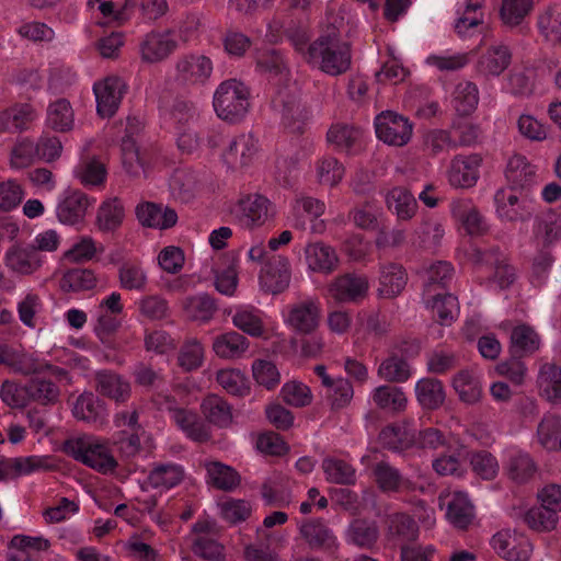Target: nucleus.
<instances>
[{"instance_id": "f257e3e1", "label": "nucleus", "mask_w": 561, "mask_h": 561, "mask_svg": "<svg viewBox=\"0 0 561 561\" xmlns=\"http://www.w3.org/2000/svg\"><path fill=\"white\" fill-rule=\"evenodd\" d=\"M307 62L328 76H341L352 64L351 45L341 38L335 28L328 30L309 45Z\"/></svg>"}, {"instance_id": "f03ea898", "label": "nucleus", "mask_w": 561, "mask_h": 561, "mask_svg": "<svg viewBox=\"0 0 561 561\" xmlns=\"http://www.w3.org/2000/svg\"><path fill=\"white\" fill-rule=\"evenodd\" d=\"M278 248H250L248 255L253 262L261 264L259 282L262 290L277 295L285 291L290 283L288 259L277 253Z\"/></svg>"}, {"instance_id": "7ed1b4c3", "label": "nucleus", "mask_w": 561, "mask_h": 561, "mask_svg": "<svg viewBox=\"0 0 561 561\" xmlns=\"http://www.w3.org/2000/svg\"><path fill=\"white\" fill-rule=\"evenodd\" d=\"M213 106L221 121L230 124L240 123L250 107L249 87L237 79L222 81L214 92Z\"/></svg>"}, {"instance_id": "20e7f679", "label": "nucleus", "mask_w": 561, "mask_h": 561, "mask_svg": "<svg viewBox=\"0 0 561 561\" xmlns=\"http://www.w3.org/2000/svg\"><path fill=\"white\" fill-rule=\"evenodd\" d=\"M62 450L75 460L101 472L112 471L117 466L108 448L94 436L69 438L65 440Z\"/></svg>"}, {"instance_id": "39448f33", "label": "nucleus", "mask_w": 561, "mask_h": 561, "mask_svg": "<svg viewBox=\"0 0 561 561\" xmlns=\"http://www.w3.org/2000/svg\"><path fill=\"white\" fill-rule=\"evenodd\" d=\"M140 130V121L136 117H128L121 146L122 163L129 175L147 178L154 168L156 157L152 152L140 151L136 139Z\"/></svg>"}, {"instance_id": "423d86ee", "label": "nucleus", "mask_w": 561, "mask_h": 561, "mask_svg": "<svg viewBox=\"0 0 561 561\" xmlns=\"http://www.w3.org/2000/svg\"><path fill=\"white\" fill-rule=\"evenodd\" d=\"M214 70L213 60L203 54L192 53L181 56L175 64V81L185 88L205 85Z\"/></svg>"}, {"instance_id": "0eeeda50", "label": "nucleus", "mask_w": 561, "mask_h": 561, "mask_svg": "<svg viewBox=\"0 0 561 561\" xmlns=\"http://www.w3.org/2000/svg\"><path fill=\"white\" fill-rule=\"evenodd\" d=\"M374 127L376 137L394 147L407 145L413 134V124L404 115L393 111H383L375 117Z\"/></svg>"}, {"instance_id": "6e6552de", "label": "nucleus", "mask_w": 561, "mask_h": 561, "mask_svg": "<svg viewBox=\"0 0 561 561\" xmlns=\"http://www.w3.org/2000/svg\"><path fill=\"white\" fill-rule=\"evenodd\" d=\"M259 153V140L251 133L233 136L221 152L224 164L231 171H247Z\"/></svg>"}, {"instance_id": "1a4fd4ad", "label": "nucleus", "mask_w": 561, "mask_h": 561, "mask_svg": "<svg viewBox=\"0 0 561 561\" xmlns=\"http://www.w3.org/2000/svg\"><path fill=\"white\" fill-rule=\"evenodd\" d=\"M178 47L174 31L152 30L139 38L138 53L141 61L157 64L167 59Z\"/></svg>"}, {"instance_id": "9d476101", "label": "nucleus", "mask_w": 561, "mask_h": 561, "mask_svg": "<svg viewBox=\"0 0 561 561\" xmlns=\"http://www.w3.org/2000/svg\"><path fill=\"white\" fill-rule=\"evenodd\" d=\"M233 214L241 227L257 228L272 215V203L260 193L245 194L238 201Z\"/></svg>"}, {"instance_id": "9b49d317", "label": "nucleus", "mask_w": 561, "mask_h": 561, "mask_svg": "<svg viewBox=\"0 0 561 561\" xmlns=\"http://www.w3.org/2000/svg\"><path fill=\"white\" fill-rule=\"evenodd\" d=\"M167 410L170 412L172 421L188 439L199 444L211 439L209 425L195 411L175 407V399L169 397L167 398Z\"/></svg>"}, {"instance_id": "f8f14e48", "label": "nucleus", "mask_w": 561, "mask_h": 561, "mask_svg": "<svg viewBox=\"0 0 561 561\" xmlns=\"http://www.w3.org/2000/svg\"><path fill=\"white\" fill-rule=\"evenodd\" d=\"M299 534L311 550L334 553L339 548L337 537L329 523L322 518L304 519L299 526Z\"/></svg>"}, {"instance_id": "ddd939ff", "label": "nucleus", "mask_w": 561, "mask_h": 561, "mask_svg": "<svg viewBox=\"0 0 561 561\" xmlns=\"http://www.w3.org/2000/svg\"><path fill=\"white\" fill-rule=\"evenodd\" d=\"M126 88L125 81L117 76H108L93 84L96 111L101 117H112L117 112Z\"/></svg>"}, {"instance_id": "4468645a", "label": "nucleus", "mask_w": 561, "mask_h": 561, "mask_svg": "<svg viewBox=\"0 0 561 561\" xmlns=\"http://www.w3.org/2000/svg\"><path fill=\"white\" fill-rule=\"evenodd\" d=\"M95 203L85 193L76 188L66 190L59 197L56 214L64 225L76 226L83 221L89 207Z\"/></svg>"}, {"instance_id": "2eb2a0df", "label": "nucleus", "mask_w": 561, "mask_h": 561, "mask_svg": "<svg viewBox=\"0 0 561 561\" xmlns=\"http://www.w3.org/2000/svg\"><path fill=\"white\" fill-rule=\"evenodd\" d=\"M37 119L34 107L28 103H0V134H22Z\"/></svg>"}, {"instance_id": "dca6fc26", "label": "nucleus", "mask_w": 561, "mask_h": 561, "mask_svg": "<svg viewBox=\"0 0 561 561\" xmlns=\"http://www.w3.org/2000/svg\"><path fill=\"white\" fill-rule=\"evenodd\" d=\"M481 163L482 157L479 153L455 156L447 172L449 184L460 188L474 186L480 176Z\"/></svg>"}, {"instance_id": "f3484780", "label": "nucleus", "mask_w": 561, "mask_h": 561, "mask_svg": "<svg viewBox=\"0 0 561 561\" xmlns=\"http://www.w3.org/2000/svg\"><path fill=\"white\" fill-rule=\"evenodd\" d=\"M420 351V346L414 342H402L399 346L398 354H391L389 357L383 359L378 367L377 374L380 378L388 382H405L411 377V367L409 363L402 357L404 355H416Z\"/></svg>"}, {"instance_id": "a211bd4d", "label": "nucleus", "mask_w": 561, "mask_h": 561, "mask_svg": "<svg viewBox=\"0 0 561 561\" xmlns=\"http://www.w3.org/2000/svg\"><path fill=\"white\" fill-rule=\"evenodd\" d=\"M136 216L144 227L158 230L171 229L179 220L178 213L172 207L148 201L136 206Z\"/></svg>"}, {"instance_id": "6ab92c4d", "label": "nucleus", "mask_w": 561, "mask_h": 561, "mask_svg": "<svg viewBox=\"0 0 561 561\" xmlns=\"http://www.w3.org/2000/svg\"><path fill=\"white\" fill-rule=\"evenodd\" d=\"M368 288L366 276L347 273L334 278L329 293L339 302H358L367 296Z\"/></svg>"}, {"instance_id": "aec40b11", "label": "nucleus", "mask_w": 561, "mask_h": 561, "mask_svg": "<svg viewBox=\"0 0 561 561\" xmlns=\"http://www.w3.org/2000/svg\"><path fill=\"white\" fill-rule=\"evenodd\" d=\"M327 140L336 151L350 156L358 154L365 147L362 129L342 123L333 124L329 128Z\"/></svg>"}, {"instance_id": "412c9836", "label": "nucleus", "mask_w": 561, "mask_h": 561, "mask_svg": "<svg viewBox=\"0 0 561 561\" xmlns=\"http://www.w3.org/2000/svg\"><path fill=\"white\" fill-rule=\"evenodd\" d=\"M348 219L359 229L377 232L375 245H382L388 241L386 237L382 238V236L386 234V224L382 220V213L375 204L365 202L356 205L350 210Z\"/></svg>"}, {"instance_id": "4be33fe9", "label": "nucleus", "mask_w": 561, "mask_h": 561, "mask_svg": "<svg viewBox=\"0 0 561 561\" xmlns=\"http://www.w3.org/2000/svg\"><path fill=\"white\" fill-rule=\"evenodd\" d=\"M72 414L77 420L95 427H101L107 422L105 402L90 391H84L77 398L72 408Z\"/></svg>"}, {"instance_id": "5701e85b", "label": "nucleus", "mask_w": 561, "mask_h": 561, "mask_svg": "<svg viewBox=\"0 0 561 561\" xmlns=\"http://www.w3.org/2000/svg\"><path fill=\"white\" fill-rule=\"evenodd\" d=\"M320 316L319 302L314 299H306L290 307L287 322L295 331L311 334L319 325Z\"/></svg>"}, {"instance_id": "b1692460", "label": "nucleus", "mask_w": 561, "mask_h": 561, "mask_svg": "<svg viewBox=\"0 0 561 561\" xmlns=\"http://www.w3.org/2000/svg\"><path fill=\"white\" fill-rule=\"evenodd\" d=\"M94 388L99 394L117 403L126 402L131 392L130 383L123 376L110 369L95 373Z\"/></svg>"}, {"instance_id": "393cba45", "label": "nucleus", "mask_w": 561, "mask_h": 561, "mask_svg": "<svg viewBox=\"0 0 561 561\" xmlns=\"http://www.w3.org/2000/svg\"><path fill=\"white\" fill-rule=\"evenodd\" d=\"M198 174L188 168L181 167L173 171L169 180L170 195L175 202L187 204L193 201L199 190Z\"/></svg>"}, {"instance_id": "a878e982", "label": "nucleus", "mask_w": 561, "mask_h": 561, "mask_svg": "<svg viewBox=\"0 0 561 561\" xmlns=\"http://www.w3.org/2000/svg\"><path fill=\"white\" fill-rule=\"evenodd\" d=\"M234 251L217 253L211 267L215 273V287L224 295H232L238 284Z\"/></svg>"}, {"instance_id": "bb28decb", "label": "nucleus", "mask_w": 561, "mask_h": 561, "mask_svg": "<svg viewBox=\"0 0 561 561\" xmlns=\"http://www.w3.org/2000/svg\"><path fill=\"white\" fill-rule=\"evenodd\" d=\"M468 451L459 440L445 448L438 457L433 459L432 468L438 476H461L463 473V462L467 459Z\"/></svg>"}, {"instance_id": "cd10ccee", "label": "nucleus", "mask_w": 561, "mask_h": 561, "mask_svg": "<svg viewBox=\"0 0 561 561\" xmlns=\"http://www.w3.org/2000/svg\"><path fill=\"white\" fill-rule=\"evenodd\" d=\"M468 250L466 255H469L474 263H485L494 266V277L501 288H506L514 282L515 272L513 266L500 261L494 249L485 248L482 251L480 248H468Z\"/></svg>"}, {"instance_id": "c85d7f7f", "label": "nucleus", "mask_w": 561, "mask_h": 561, "mask_svg": "<svg viewBox=\"0 0 561 561\" xmlns=\"http://www.w3.org/2000/svg\"><path fill=\"white\" fill-rule=\"evenodd\" d=\"M201 412L208 425L227 428L232 424V407L218 394H208L201 402Z\"/></svg>"}, {"instance_id": "c756f323", "label": "nucleus", "mask_w": 561, "mask_h": 561, "mask_svg": "<svg viewBox=\"0 0 561 561\" xmlns=\"http://www.w3.org/2000/svg\"><path fill=\"white\" fill-rule=\"evenodd\" d=\"M446 517L457 529L466 530L474 519V507L467 494L454 492L447 496Z\"/></svg>"}, {"instance_id": "7c9ffc66", "label": "nucleus", "mask_w": 561, "mask_h": 561, "mask_svg": "<svg viewBox=\"0 0 561 561\" xmlns=\"http://www.w3.org/2000/svg\"><path fill=\"white\" fill-rule=\"evenodd\" d=\"M256 69L275 84H284L289 78V69L280 51L268 49L256 57Z\"/></svg>"}, {"instance_id": "2f4dec72", "label": "nucleus", "mask_w": 561, "mask_h": 561, "mask_svg": "<svg viewBox=\"0 0 561 561\" xmlns=\"http://www.w3.org/2000/svg\"><path fill=\"white\" fill-rule=\"evenodd\" d=\"M483 0H466L461 15L456 20L455 31L461 38H469L483 28Z\"/></svg>"}, {"instance_id": "473e14b6", "label": "nucleus", "mask_w": 561, "mask_h": 561, "mask_svg": "<svg viewBox=\"0 0 561 561\" xmlns=\"http://www.w3.org/2000/svg\"><path fill=\"white\" fill-rule=\"evenodd\" d=\"M512 51L504 44L491 45L479 58L478 70L485 76L499 77L510 66Z\"/></svg>"}, {"instance_id": "72a5a7b5", "label": "nucleus", "mask_w": 561, "mask_h": 561, "mask_svg": "<svg viewBox=\"0 0 561 561\" xmlns=\"http://www.w3.org/2000/svg\"><path fill=\"white\" fill-rule=\"evenodd\" d=\"M496 214L502 221L525 220L529 216L524 201L512 191L499 190L494 196Z\"/></svg>"}, {"instance_id": "f704fd0d", "label": "nucleus", "mask_w": 561, "mask_h": 561, "mask_svg": "<svg viewBox=\"0 0 561 561\" xmlns=\"http://www.w3.org/2000/svg\"><path fill=\"white\" fill-rule=\"evenodd\" d=\"M184 317L191 321L208 322L217 311L215 299L208 294L187 296L181 300Z\"/></svg>"}, {"instance_id": "c9c22d12", "label": "nucleus", "mask_w": 561, "mask_h": 561, "mask_svg": "<svg viewBox=\"0 0 561 561\" xmlns=\"http://www.w3.org/2000/svg\"><path fill=\"white\" fill-rule=\"evenodd\" d=\"M388 209L396 214L399 220H410L416 213L417 202L413 194L403 186H396L386 194Z\"/></svg>"}, {"instance_id": "e433bc0d", "label": "nucleus", "mask_w": 561, "mask_h": 561, "mask_svg": "<svg viewBox=\"0 0 561 561\" xmlns=\"http://www.w3.org/2000/svg\"><path fill=\"white\" fill-rule=\"evenodd\" d=\"M537 383L540 396L551 403H561V368L552 363L543 364Z\"/></svg>"}, {"instance_id": "4c0bfd02", "label": "nucleus", "mask_w": 561, "mask_h": 561, "mask_svg": "<svg viewBox=\"0 0 561 561\" xmlns=\"http://www.w3.org/2000/svg\"><path fill=\"white\" fill-rule=\"evenodd\" d=\"M408 274L402 265L391 263L381 271L378 295L391 299L399 296L405 288Z\"/></svg>"}, {"instance_id": "58836bf2", "label": "nucleus", "mask_w": 561, "mask_h": 561, "mask_svg": "<svg viewBox=\"0 0 561 561\" xmlns=\"http://www.w3.org/2000/svg\"><path fill=\"white\" fill-rule=\"evenodd\" d=\"M57 248H11L7 254V265L22 274L32 273L41 264L38 250L53 251Z\"/></svg>"}, {"instance_id": "ea45409f", "label": "nucleus", "mask_w": 561, "mask_h": 561, "mask_svg": "<svg viewBox=\"0 0 561 561\" xmlns=\"http://www.w3.org/2000/svg\"><path fill=\"white\" fill-rule=\"evenodd\" d=\"M248 348V339L236 331L219 334L213 342V350L216 355L227 359L240 358Z\"/></svg>"}, {"instance_id": "a19ab883", "label": "nucleus", "mask_w": 561, "mask_h": 561, "mask_svg": "<svg viewBox=\"0 0 561 561\" xmlns=\"http://www.w3.org/2000/svg\"><path fill=\"white\" fill-rule=\"evenodd\" d=\"M310 111L295 100L283 101L282 124L294 135H302L310 119Z\"/></svg>"}, {"instance_id": "79ce46f5", "label": "nucleus", "mask_w": 561, "mask_h": 561, "mask_svg": "<svg viewBox=\"0 0 561 561\" xmlns=\"http://www.w3.org/2000/svg\"><path fill=\"white\" fill-rule=\"evenodd\" d=\"M505 176L512 188H525L535 181L536 167L526 157L515 154L507 162Z\"/></svg>"}, {"instance_id": "37998d69", "label": "nucleus", "mask_w": 561, "mask_h": 561, "mask_svg": "<svg viewBox=\"0 0 561 561\" xmlns=\"http://www.w3.org/2000/svg\"><path fill=\"white\" fill-rule=\"evenodd\" d=\"M540 346L538 333L528 324H519L512 330L510 354L527 356Z\"/></svg>"}, {"instance_id": "c03bdc74", "label": "nucleus", "mask_w": 561, "mask_h": 561, "mask_svg": "<svg viewBox=\"0 0 561 561\" xmlns=\"http://www.w3.org/2000/svg\"><path fill=\"white\" fill-rule=\"evenodd\" d=\"M419 403L426 410H436L445 401V390L440 380L423 378L415 386Z\"/></svg>"}, {"instance_id": "a18cd8bd", "label": "nucleus", "mask_w": 561, "mask_h": 561, "mask_svg": "<svg viewBox=\"0 0 561 561\" xmlns=\"http://www.w3.org/2000/svg\"><path fill=\"white\" fill-rule=\"evenodd\" d=\"M208 482L221 491H232L241 482V477L232 467L219 461L206 463Z\"/></svg>"}, {"instance_id": "49530a36", "label": "nucleus", "mask_w": 561, "mask_h": 561, "mask_svg": "<svg viewBox=\"0 0 561 561\" xmlns=\"http://www.w3.org/2000/svg\"><path fill=\"white\" fill-rule=\"evenodd\" d=\"M373 401L379 409L394 413L404 411L408 403L403 390L392 385L377 387L373 392Z\"/></svg>"}, {"instance_id": "de8ad7c7", "label": "nucleus", "mask_w": 561, "mask_h": 561, "mask_svg": "<svg viewBox=\"0 0 561 561\" xmlns=\"http://www.w3.org/2000/svg\"><path fill=\"white\" fill-rule=\"evenodd\" d=\"M28 400L36 401L42 405H51L58 402L60 390L57 385L50 380L41 377L31 378L25 385Z\"/></svg>"}, {"instance_id": "09e8293b", "label": "nucleus", "mask_w": 561, "mask_h": 561, "mask_svg": "<svg viewBox=\"0 0 561 561\" xmlns=\"http://www.w3.org/2000/svg\"><path fill=\"white\" fill-rule=\"evenodd\" d=\"M479 102V91L476 83L471 81L459 82L453 92L451 104L461 116L471 114Z\"/></svg>"}, {"instance_id": "8fccbe9b", "label": "nucleus", "mask_w": 561, "mask_h": 561, "mask_svg": "<svg viewBox=\"0 0 561 561\" xmlns=\"http://www.w3.org/2000/svg\"><path fill=\"white\" fill-rule=\"evenodd\" d=\"M513 541L507 531H499L492 537L491 545L499 556L508 561H527L530 556V545L526 542L517 548Z\"/></svg>"}, {"instance_id": "3c124183", "label": "nucleus", "mask_w": 561, "mask_h": 561, "mask_svg": "<svg viewBox=\"0 0 561 561\" xmlns=\"http://www.w3.org/2000/svg\"><path fill=\"white\" fill-rule=\"evenodd\" d=\"M347 535L357 547L373 549L379 538V528L375 522L355 519L351 523Z\"/></svg>"}, {"instance_id": "603ef678", "label": "nucleus", "mask_w": 561, "mask_h": 561, "mask_svg": "<svg viewBox=\"0 0 561 561\" xmlns=\"http://www.w3.org/2000/svg\"><path fill=\"white\" fill-rule=\"evenodd\" d=\"M453 275L454 267L447 261H437L430 265L425 271L424 295L431 296V294L437 293V289H445Z\"/></svg>"}, {"instance_id": "864d4df0", "label": "nucleus", "mask_w": 561, "mask_h": 561, "mask_svg": "<svg viewBox=\"0 0 561 561\" xmlns=\"http://www.w3.org/2000/svg\"><path fill=\"white\" fill-rule=\"evenodd\" d=\"M322 469L331 483L353 485L356 482L355 468L343 459L327 457L322 461Z\"/></svg>"}, {"instance_id": "5fc2aeb1", "label": "nucleus", "mask_w": 561, "mask_h": 561, "mask_svg": "<svg viewBox=\"0 0 561 561\" xmlns=\"http://www.w3.org/2000/svg\"><path fill=\"white\" fill-rule=\"evenodd\" d=\"M48 127L56 131L65 133L73 126V111L66 99H58L51 102L47 108Z\"/></svg>"}, {"instance_id": "6e6d98bb", "label": "nucleus", "mask_w": 561, "mask_h": 561, "mask_svg": "<svg viewBox=\"0 0 561 561\" xmlns=\"http://www.w3.org/2000/svg\"><path fill=\"white\" fill-rule=\"evenodd\" d=\"M453 387L459 399L467 404H474L481 399V385L469 370L458 371L453 379Z\"/></svg>"}, {"instance_id": "4d7b16f0", "label": "nucleus", "mask_w": 561, "mask_h": 561, "mask_svg": "<svg viewBox=\"0 0 561 561\" xmlns=\"http://www.w3.org/2000/svg\"><path fill=\"white\" fill-rule=\"evenodd\" d=\"M388 536L402 542L414 541L419 536V526L410 515L397 513L389 517Z\"/></svg>"}, {"instance_id": "13d9d810", "label": "nucleus", "mask_w": 561, "mask_h": 561, "mask_svg": "<svg viewBox=\"0 0 561 561\" xmlns=\"http://www.w3.org/2000/svg\"><path fill=\"white\" fill-rule=\"evenodd\" d=\"M371 470L378 488L383 492H397L407 483L400 471L385 460L376 462Z\"/></svg>"}, {"instance_id": "bf43d9fd", "label": "nucleus", "mask_w": 561, "mask_h": 561, "mask_svg": "<svg viewBox=\"0 0 561 561\" xmlns=\"http://www.w3.org/2000/svg\"><path fill=\"white\" fill-rule=\"evenodd\" d=\"M184 471L175 463H160L149 472L148 481L152 488L171 489L182 482Z\"/></svg>"}, {"instance_id": "052dcab7", "label": "nucleus", "mask_w": 561, "mask_h": 561, "mask_svg": "<svg viewBox=\"0 0 561 561\" xmlns=\"http://www.w3.org/2000/svg\"><path fill=\"white\" fill-rule=\"evenodd\" d=\"M169 118L175 130H191L197 124L198 111L194 103L178 99L171 107Z\"/></svg>"}, {"instance_id": "680f3d73", "label": "nucleus", "mask_w": 561, "mask_h": 561, "mask_svg": "<svg viewBox=\"0 0 561 561\" xmlns=\"http://www.w3.org/2000/svg\"><path fill=\"white\" fill-rule=\"evenodd\" d=\"M306 261L313 272L331 273L339 265L334 248H306Z\"/></svg>"}, {"instance_id": "e2e57ef3", "label": "nucleus", "mask_w": 561, "mask_h": 561, "mask_svg": "<svg viewBox=\"0 0 561 561\" xmlns=\"http://www.w3.org/2000/svg\"><path fill=\"white\" fill-rule=\"evenodd\" d=\"M380 444L389 450H404L413 445L414 435L400 425L383 427L378 436Z\"/></svg>"}, {"instance_id": "0e129e2a", "label": "nucleus", "mask_w": 561, "mask_h": 561, "mask_svg": "<svg viewBox=\"0 0 561 561\" xmlns=\"http://www.w3.org/2000/svg\"><path fill=\"white\" fill-rule=\"evenodd\" d=\"M426 304H431L434 318L442 325L450 324L454 321V311L458 307L457 298L454 295L437 291L427 296Z\"/></svg>"}, {"instance_id": "69168bd1", "label": "nucleus", "mask_w": 561, "mask_h": 561, "mask_svg": "<svg viewBox=\"0 0 561 561\" xmlns=\"http://www.w3.org/2000/svg\"><path fill=\"white\" fill-rule=\"evenodd\" d=\"M124 208L117 198L104 202L98 211V226L103 232L115 231L123 222Z\"/></svg>"}, {"instance_id": "338daca9", "label": "nucleus", "mask_w": 561, "mask_h": 561, "mask_svg": "<svg viewBox=\"0 0 561 561\" xmlns=\"http://www.w3.org/2000/svg\"><path fill=\"white\" fill-rule=\"evenodd\" d=\"M454 215L460 221L465 232L471 237H480L488 231V222L473 207H455Z\"/></svg>"}, {"instance_id": "774afa93", "label": "nucleus", "mask_w": 561, "mask_h": 561, "mask_svg": "<svg viewBox=\"0 0 561 561\" xmlns=\"http://www.w3.org/2000/svg\"><path fill=\"white\" fill-rule=\"evenodd\" d=\"M540 34L552 44L561 43V8L551 7L538 18Z\"/></svg>"}]
</instances>
